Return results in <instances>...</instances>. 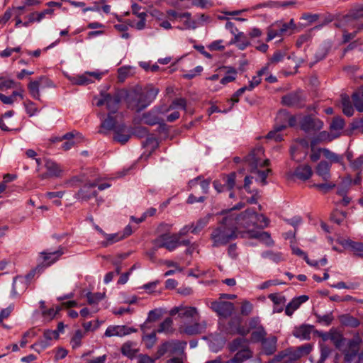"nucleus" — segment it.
Listing matches in <instances>:
<instances>
[{
    "mask_svg": "<svg viewBox=\"0 0 363 363\" xmlns=\"http://www.w3.org/2000/svg\"><path fill=\"white\" fill-rule=\"evenodd\" d=\"M233 43H237L240 50H244L250 45L249 40L242 32L235 34Z\"/></svg>",
    "mask_w": 363,
    "mask_h": 363,
    "instance_id": "79ce46f5",
    "label": "nucleus"
},
{
    "mask_svg": "<svg viewBox=\"0 0 363 363\" xmlns=\"http://www.w3.org/2000/svg\"><path fill=\"white\" fill-rule=\"evenodd\" d=\"M277 338L274 335H270L267 338L265 337L262 340V347L264 354L271 355L277 350Z\"/></svg>",
    "mask_w": 363,
    "mask_h": 363,
    "instance_id": "4be33fe9",
    "label": "nucleus"
},
{
    "mask_svg": "<svg viewBox=\"0 0 363 363\" xmlns=\"http://www.w3.org/2000/svg\"><path fill=\"white\" fill-rule=\"evenodd\" d=\"M121 103L120 97L116 95L101 92L99 96H95L93 99V104L100 107L106 105L108 113H117Z\"/></svg>",
    "mask_w": 363,
    "mask_h": 363,
    "instance_id": "423d86ee",
    "label": "nucleus"
},
{
    "mask_svg": "<svg viewBox=\"0 0 363 363\" xmlns=\"http://www.w3.org/2000/svg\"><path fill=\"white\" fill-rule=\"evenodd\" d=\"M330 167V164L328 162L321 161L315 168V173L324 181L328 182L331 177Z\"/></svg>",
    "mask_w": 363,
    "mask_h": 363,
    "instance_id": "5701e85b",
    "label": "nucleus"
},
{
    "mask_svg": "<svg viewBox=\"0 0 363 363\" xmlns=\"http://www.w3.org/2000/svg\"><path fill=\"white\" fill-rule=\"evenodd\" d=\"M46 172L39 175L41 179L52 177H59L62 173L60 167L54 161L47 160L45 163Z\"/></svg>",
    "mask_w": 363,
    "mask_h": 363,
    "instance_id": "2eb2a0df",
    "label": "nucleus"
},
{
    "mask_svg": "<svg viewBox=\"0 0 363 363\" xmlns=\"http://www.w3.org/2000/svg\"><path fill=\"white\" fill-rule=\"evenodd\" d=\"M206 322L199 320L186 321L179 323L178 330L180 333L186 334L188 335H194L203 333L206 328Z\"/></svg>",
    "mask_w": 363,
    "mask_h": 363,
    "instance_id": "1a4fd4ad",
    "label": "nucleus"
},
{
    "mask_svg": "<svg viewBox=\"0 0 363 363\" xmlns=\"http://www.w3.org/2000/svg\"><path fill=\"white\" fill-rule=\"evenodd\" d=\"M312 345L309 343L304 344L297 347L290 348L283 351L277 355L278 359H282L284 357L298 359L299 358L308 354L312 350Z\"/></svg>",
    "mask_w": 363,
    "mask_h": 363,
    "instance_id": "9b49d317",
    "label": "nucleus"
},
{
    "mask_svg": "<svg viewBox=\"0 0 363 363\" xmlns=\"http://www.w3.org/2000/svg\"><path fill=\"white\" fill-rule=\"evenodd\" d=\"M345 123L342 118L337 116L333 118L330 123V130L335 132V137L340 135L339 132L342 130L345 127Z\"/></svg>",
    "mask_w": 363,
    "mask_h": 363,
    "instance_id": "ea45409f",
    "label": "nucleus"
},
{
    "mask_svg": "<svg viewBox=\"0 0 363 363\" xmlns=\"http://www.w3.org/2000/svg\"><path fill=\"white\" fill-rule=\"evenodd\" d=\"M313 174L311 167L308 164L300 165L294 171V176L301 180L308 179Z\"/></svg>",
    "mask_w": 363,
    "mask_h": 363,
    "instance_id": "c85d7f7f",
    "label": "nucleus"
},
{
    "mask_svg": "<svg viewBox=\"0 0 363 363\" xmlns=\"http://www.w3.org/2000/svg\"><path fill=\"white\" fill-rule=\"evenodd\" d=\"M143 91L148 105H150L156 99V96L159 93L158 89L152 86L147 87L145 90Z\"/></svg>",
    "mask_w": 363,
    "mask_h": 363,
    "instance_id": "49530a36",
    "label": "nucleus"
},
{
    "mask_svg": "<svg viewBox=\"0 0 363 363\" xmlns=\"http://www.w3.org/2000/svg\"><path fill=\"white\" fill-rule=\"evenodd\" d=\"M171 315H177L180 319V323L190 320H199L197 308L191 306H179L173 308L170 311Z\"/></svg>",
    "mask_w": 363,
    "mask_h": 363,
    "instance_id": "0eeeda50",
    "label": "nucleus"
},
{
    "mask_svg": "<svg viewBox=\"0 0 363 363\" xmlns=\"http://www.w3.org/2000/svg\"><path fill=\"white\" fill-rule=\"evenodd\" d=\"M143 118L145 123L153 125L160 123V118L153 112H148L143 114Z\"/></svg>",
    "mask_w": 363,
    "mask_h": 363,
    "instance_id": "09e8293b",
    "label": "nucleus"
},
{
    "mask_svg": "<svg viewBox=\"0 0 363 363\" xmlns=\"http://www.w3.org/2000/svg\"><path fill=\"white\" fill-rule=\"evenodd\" d=\"M350 167L354 171L361 172L363 165V155H360L354 160L350 161Z\"/></svg>",
    "mask_w": 363,
    "mask_h": 363,
    "instance_id": "e2e57ef3",
    "label": "nucleus"
},
{
    "mask_svg": "<svg viewBox=\"0 0 363 363\" xmlns=\"http://www.w3.org/2000/svg\"><path fill=\"white\" fill-rule=\"evenodd\" d=\"M362 344V338L357 335L350 340L347 343V348L344 351L345 362L350 363L356 357L359 347Z\"/></svg>",
    "mask_w": 363,
    "mask_h": 363,
    "instance_id": "f8f14e48",
    "label": "nucleus"
},
{
    "mask_svg": "<svg viewBox=\"0 0 363 363\" xmlns=\"http://www.w3.org/2000/svg\"><path fill=\"white\" fill-rule=\"evenodd\" d=\"M28 284L25 278L17 277L13 279L11 294L13 296H16L23 293L27 289Z\"/></svg>",
    "mask_w": 363,
    "mask_h": 363,
    "instance_id": "b1692460",
    "label": "nucleus"
},
{
    "mask_svg": "<svg viewBox=\"0 0 363 363\" xmlns=\"http://www.w3.org/2000/svg\"><path fill=\"white\" fill-rule=\"evenodd\" d=\"M354 106L359 112H363V85L352 95Z\"/></svg>",
    "mask_w": 363,
    "mask_h": 363,
    "instance_id": "72a5a7b5",
    "label": "nucleus"
},
{
    "mask_svg": "<svg viewBox=\"0 0 363 363\" xmlns=\"http://www.w3.org/2000/svg\"><path fill=\"white\" fill-rule=\"evenodd\" d=\"M341 104L344 114L347 116H352L354 113V108L348 95H341Z\"/></svg>",
    "mask_w": 363,
    "mask_h": 363,
    "instance_id": "f704fd0d",
    "label": "nucleus"
},
{
    "mask_svg": "<svg viewBox=\"0 0 363 363\" xmlns=\"http://www.w3.org/2000/svg\"><path fill=\"white\" fill-rule=\"evenodd\" d=\"M302 100L301 92L295 91L284 96L281 99V102L287 106H296L301 104Z\"/></svg>",
    "mask_w": 363,
    "mask_h": 363,
    "instance_id": "6ab92c4d",
    "label": "nucleus"
},
{
    "mask_svg": "<svg viewBox=\"0 0 363 363\" xmlns=\"http://www.w3.org/2000/svg\"><path fill=\"white\" fill-rule=\"evenodd\" d=\"M210 308L219 317L223 318L230 317L235 311V306L232 302L224 301L221 298L212 301Z\"/></svg>",
    "mask_w": 363,
    "mask_h": 363,
    "instance_id": "6e6552de",
    "label": "nucleus"
},
{
    "mask_svg": "<svg viewBox=\"0 0 363 363\" xmlns=\"http://www.w3.org/2000/svg\"><path fill=\"white\" fill-rule=\"evenodd\" d=\"M64 254L63 248H60L57 251L52 252H42L43 258L45 262H48V265L54 263L58 258Z\"/></svg>",
    "mask_w": 363,
    "mask_h": 363,
    "instance_id": "e433bc0d",
    "label": "nucleus"
},
{
    "mask_svg": "<svg viewBox=\"0 0 363 363\" xmlns=\"http://www.w3.org/2000/svg\"><path fill=\"white\" fill-rule=\"evenodd\" d=\"M308 300V296L305 295L293 298L292 301L287 304L285 308V313L287 315L291 316L303 303L307 301Z\"/></svg>",
    "mask_w": 363,
    "mask_h": 363,
    "instance_id": "aec40b11",
    "label": "nucleus"
},
{
    "mask_svg": "<svg viewBox=\"0 0 363 363\" xmlns=\"http://www.w3.org/2000/svg\"><path fill=\"white\" fill-rule=\"evenodd\" d=\"M135 332H136L135 329L127 327L125 325H109L105 331L104 336L123 337Z\"/></svg>",
    "mask_w": 363,
    "mask_h": 363,
    "instance_id": "dca6fc26",
    "label": "nucleus"
},
{
    "mask_svg": "<svg viewBox=\"0 0 363 363\" xmlns=\"http://www.w3.org/2000/svg\"><path fill=\"white\" fill-rule=\"evenodd\" d=\"M218 70H225L226 73V75L220 79L221 84L225 85L228 83H230L235 80L238 72L235 68L232 67L223 66L220 67Z\"/></svg>",
    "mask_w": 363,
    "mask_h": 363,
    "instance_id": "7c9ffc66",
    "label": "nucleus"
},
{
    "mask_svg": "<svg viewBox=\"0 0 363 363\" xmlns=\"http://www.w3.org/2000/svg\"><path fill=\"white\" fill-rule=\"evenodd\" d=\"M73 138H74L73 133H67L65 134L62 137L55 138L52 141L55 142V141H58V140L61 141L63 140H66L67 141L62 143V148L64 150H69L74 146V142L72 140Z\"/></svg>",
    "mask_w": 363,
    "mask_h": 363,
    "instance_id": "a19ab883",
    "label": "nucleus"
},
{
    "mask_svg": "<svg viewBox=\"0 0 363 363\" xmlns=\"http://www.w3.org/2000/svg\"><path fill=\"white\" fill-rule=\"evenodd\" d=\"M160 318V314L157 310L150 311L148 313L147 318L145 323L142 325V329L145 330L146 328H148V324L152 322L156 321Z\"/></svg>",
    "mask_w": 363,
    "mask_h": 363,
    "instance_id": "4d7b16f0",
    "label": "nucleus"
},
{
    "mask_svg": "<svg viewBox=\"0 0 363 363\" xmlns=\"http://www.w3.org/2000/svg\"><path fill=\"white\" fill-rule=\"evenodd\" d=\"M363 17V6H359L350 11V12L344 17L345 22H350L358 20Z\"/></svg>",
    "mask_w": 363,
    "mask_h": 363,
    "instance_id": "c9c22d12",
    "label": "nucleus"
},
{
    "mask_svg": "<svg viewBox=\"0 0 363 363\" xmlns=\"http://www.w3.org/2000/svg\"><path fill=\"white\" fill-rule=\"evenodd\" d=\"M84 335V333L81 330H76L70 341V344L73 349H76L81 345Z\"/></svg>",
    "mask_w": 363,
    "mask_h": 363,
    "instance_id": "8fccbe9b",
    "label": "nucleus"
},
{
    "mask_svg": "<svg viewBox=\"0 0 363 363\" xmlns=\"http://www.w3.org/2000/svg\"><path fill=\"white\" fill-rule=\"evenodd\" d=\"M313 330V326L308 324H302L294 328L292 334L294 337L301 340H310Z\"/></svg>",
    "mask_w": 363,
    "mask_h": 363,
    "instance_id": "a211bd4d",
    "label": "nucleus"
},
{
    "mask_svg": "<svg viewBox=\"0 0 363 363\" xmlns=\"http://www.w3.org/2000/svg\"><path fill=\"white\" fill-rule=\"evenodd\" d=\"M228 349L230 352H235L233 358L239 363L251 359L253 352L250 347V342L245 337H238L228 344Z\"/></svg>",
    "mask_w": 363,
    "mask_h": 363,
    "instance_id": "20e7f679",
    "label": "nucleus"
},
{
    "mask_svg": "<svg viewBox=\"0 0 363 363\" xmlns=\"http://www.w3.org/2000/svg\"><path fill=\"white\" fill-rule=\"evenodd\" d=\"M137 344L135 342L128 341L121 347V352L123 355L133 358L138 352Z\"/></svg>",
    "mask_w": 363,
    "mask_h": 363,
    "instance_id": "2f4dec72",
    "label": "nucleus"
},
{
    "mask_svg": "<svg viewBox=\"0 0 363 363\" xmlns=\"http://www.w3.org/2000/svg\"><path fill=\"white\" fill-rule=\"evenodd\" d=\"M331 350L326 345H322L320 346V357L318 363H324L325 359L329 357Z\"/></svg>",
    "mask_w": 363,
    "mask_h": 363,
    "instance_id": "338daca9",
    "label": "nucleus"
},
{
    "mask_svg": "<svg viewBox=\"0 0 363 363\" xmlns=\"http://www.w3.org/2000/svg\"><path fill=\"white\" fill-rule=\"evenodd\" d=\"M179 19L183 21L184 28L178 27L179 29H190L195 28V22L191 20V14L188 12L179 14Z\"/></svg>",
    "mask_w": 363,
    "mask_h": 363,
    "instance_id": "c03bdc74",
    "label": "nucleus"
},
{
    "mask_svg": "<svg viewBox=\"0 0 363 363\" xmlns=\"http://www.w3.org/2000/svg\"><path fill=\"white\" fill-rule=\"evenodd\" d=\"M235 173L233 172L230 174L224 177L225 181V186L228 188V190H232L235 185Z\"/></svg>",
    "mask_w": 363,
    "mask_h": 363,
    "instance_id": "052dcab7",
    "label": "nucleus"
},
{
    "mask_svg": "<svg viewBox=\"0 0 363 363\" xmlns=\"http://www.w3.org/2000/svg\"><path fill=\"white\" fill-rule=\"evenodd\" d=\"M286 125H276L274 130L270 131L266 136L267 139H273L275 141H281L282 135L279 133L280 131L286 128Z\"/></svg>",
    "mask_w": 363,
    "mask_h": 363,
    "instance_id": "37998d69",
    "label": "nucleus"
},
{
    "mask_svg": "<svg viewBox=\"0 0 363 363\" xmlns=\"http://www.w3.org/2000/svg\"><path fill=\"white\" fill-rule=\"evenodd\" d=\"M157 340L156 333L152 332L150 334L146 335L143 337V340L147 348H151L155 343Z\"/></svg>",
    "mask_w": 363,
    "mask_h": 363,
    "instance_id": "bf43d9fd",
    "label": "nucleus"
},
{
    "mask_svg": "<svg viewBox=\"0 0 363 363\" xmlns=\"http://www.w3.org/2000/svg\"><path fill=\"white\" fill-rule=\"evenodd\" d=\"M346 218V213L344 211H335L331 215V219L337 224H341Z\"/></svg>",
    "mask_w": 363,
    "mask_h": 363,
    "instance_id": "680f3d73",
    "label": "nucleus"
},
{
    "mask_svg": "<svg viewBox=\"0 0 363 363\" xmlns=\"http://www.w3.org/2000/svg\"><path fill=\"white\" fill-rule=\"evenodd\" d=\"M241 318L239 316H234L231 318L228 322V330L230 333H237L245 336L250 333V330L241 327Z\"/></svg>",
    "mask_w": 363,
    "mask_h": 363,
    "instance_id": "f3484780",
    "label": "nucleus"
},
{
    "mask_svg": "<svg viewBox=\"0 0 363 363\" xmlns=\"http://www.w3.org/2000/svg\"><path fill=\"white\" fill-rule=\"evenodd\" d=\"M115 113H108V116L106 119L101 121V128L99 130L101 133H105L104 130H111L116 128V118L118 117V114L114 115Z\"/></svg>",
    "mask_w": 363,
    "mask_h": 363,
    "instance_id": "cd10ccee",
    "label": "nucleus"
},
{
    "mask_svg": "<svg viewBox=\"0 0 363 363\" xmlns=\"http://www.w3.org/2000/svg\"><path fill=\"white\" fill-rule=\"evenodd\" d=\"M211 217V214H208L203 218L199 219L195 223H191V233L194 234H197L201 231L208 224Z\"/></svg>",
    "mask_w": 363,
    "mask_h": 363,
    "instance_id": "473e14b6",
    "label": "nucleus"
},
{
    "mask_svg": "<svg viewBox=\"0 0 363 363\" xmlns=\"http://www.w3.org/2000/svg\"><path fill=\"white\" fill-rule=\"evenodd\" d=\"M125 100L128 108L136 112H140L149 106L141 88H135L128 91Z\"/></svg>",
    "mask_w": 363,
    "mask_h": 363,
    "instance_id": "39448f33",
    "label": "nucleus"
},
{
    "mask_svg": "<svg viewBox=\"0 0 363 363\" xmlns=\"http://www.w3.org/2000/svg\"><path fill=\"white\" fill-rule=\"evenodd\" d=\"M277 119L279 120H288V123L289 126H294L296 124V119L295 116L289 115L285 111H280L277 117Z\"/></svg>",
    "mask_w": 363,
    "mask_h": 363,
    "instance_id": "13d9d810",
    "label": "nucleus"
},
{
    "mask_svg": "<svg viewBox=\"0 0 363 363\" xmlns=\"http://www.w3.org/2000/svg\"><path fill=\"white\" fill-rule=\"evenodd\" d=\"M237 228L233 222L225 220V216L218 223V225L213 229L210 238L212 240V246L218 247L227 245L230 241L236 238Z\"/></svg>",
    "mask_w": 363,
    "mask_h": 363,
    "instance_id": "7ed1b4c3",
    "label": "nucleus"
},
{
    "mask_svg": "<svg viewBox=\"0 0 363 363\" xmlns=\"http://www.w3.org/2000/svg\"><path fill=\"white\" fill-rule=\"evenodd\" d=\"M153 244L156 248L164 247L171 252L179 246V235L163 234L154 240Z\"/></svg>",
    "mask_w": 363,
    "mask_h": 363,
    "instance_id": "9d476101",
    "label": "nucleus"
},
{
    "mask_svg": "<svg viewBox=\"0 0 363 363\" xmlns=\"http://www.w3.org/2000/svg\"><path fill=\"white\" fill-rule=\"evenodd\" d=\"M248 233L251 238H256L261 241H263L268 245L272 243V240L270 238V235L267 232L249 230Z\"/></svg>",
    "mask_w": 363,
    "mask_h": 363,
    "instance_id": "4c0bfd02",
    "label": "nucleus"
},
{
    "mask_svg": "<svg viewBox=\"0 0 363 363\" xmlns=\"http://www.w3.org/2000/svg\"><path fill=\"white\" fill-rule=\"evenodd\" d=\"M225 220L233 222L237 230L240 228L262 229L268 226L269 219L262 214H258L252 209L248 208L239 215H235L230 211Z\"/></svg>",
    "mask_w": 363,
    "mask_h": 363,
    "instance_id": "f257e3e1",
    "label": "nucleus"
},
{
    "mask_svg": "<svg viewBox=\"0 0 363 363\" xmlns=\"http://www.w3.org/2000/svg\"><path fill=\"white\" fill-rule=\"evenodd\" d=\"M342 321L345 325L353 328L357 327L359 325V321L357 318L350 315L344 316Z\"/></svg>",
    "mask_w": 363,
    "mask_h": 363,
    "instance_id": "774afa93",
    "label": "nucleus"
},
{
    "mask_svg": "<svg viewBox=\"0 0 363 363\" xmlns=\"http://www.w3.org/2000/svg\"><path fill=\"white\" fill-rule=\"evenodd\" d=\"M104 237L105 238V240L101 242V245L103 247H107L123 239V236L121 235V233L113 234L106 233Z\"/></svg>",
    "mask_w": 363,
    "mask_h": 363,
    "instance_id": "58836bf2",
    "label": "nucleus"
},
{
    "mask_svg": "<svg viewBox=\"0 0 363 363\" xmlns=\"http://www.w3.org/2000/svg\"><path fill=\"white\" fill-rule=\"evenodd\" d=\"M245 162L250 167V172L257 174L258 177L256 180L259 181L262 185H265L267 184L268 174L271 172V169H259V167L267 166L269 162L268 159H264L263 147L259 146L252 150V152L245 157Z\"/></svg>",
    "mask_w": 363,
    "mask_h": 363,
    "instance_id": "f03ea898",
    "label": "nucleus"
},
{
    "mask_svg": "<svg viewBox=\"0 0 363 363\" xmlns=\"http://www.w3.org/2000/svg\"><path fill=\"white\" fill-rule=\"evenodd\" d=\"M44 79H45V77H40L36 80L30 81L28 84L29 93L35 100H40V86Z\"/></svg>",
    "mask_w": 363,
    "mask_h": 363,
    "instance_id": "a878e982",
    "label": "nucleus"
},
{
    "mask_svg": "<svg viewBox=\"0 0 363 363\" xmlns=\"http://www.w3.org/2000/svg\"><path fill=\"white\" fill-rule=\"evenodd\" d=\"M262 257L267 258L275 263L281 262L284 259L281 253H275L272 251H267L262 253Z\"/></svg>",
    "mask_w": 363,
    "mask_h": 363,
    "instance_id": "5fc2aeb1",
    "label": "nucleus"
},
{
    "mask_svg": "<svg viewBox=\"0 0 363 363\" xmlns=\"http://www.w3.org/2000/svg\"><path fill=\"white\" fill-rule=\"evenodd\" d=\"M295 4L294 1H289L284 2L279 1H269L268 3L257 4L255 6V9H259L262 7L269 6V7H286L289 6H293Z\"/></svg>",
    "mask_w": 363,
    "mask_h": 363,
    "instance_id": "a18cd8bd",
    "label": "nucleus"
},
{
    "mask_svg": "<svg viewBox=\"0 0 363 363\" xmlns=\"http://www.w3.org/2000/svg\"><path fill=\"white\" fill-rule=\"evenodd\" d=\"M267 333L262 327H259L256 330L253 331L251 334V341L253 342H262L265 339Z\"/></svg>",
    "mask_w": 363,
    "mask_h": 363,
    "instance_id": "de8ad7c7",
    "label": "nucleus"
},
{
    "mask_svg": "<svg viewBox=\"0 0 363 363\" xmlns=\"http://www.w3.org/2000/svg\"><path fill=\"white\" fill-rule=\"evenodd\" d=\"M301 128L306 133L320 130L323 127V122L318 118L307 116L300 123Z\"/></svg>",
    "mask_w": 363,
    "mask_h": 363,
    "instance_id": "4468645a",
    "label": "nucleus"
},
{
    "mask_svg": "<svg viewBox=\"0 0 363 363\" xmlns=\"http://www.w3.org/2000/svg\"><path fill=\"white\" fill-rule=\"evenodd\" d=\"M175 108H181L183 110H186V101L183 98L176 99L172 103L169 105L167 108V111L174 110Z\"/></svg>",
    "mask_w": 363,
    "mask_h": 363,
    "instance_id": "603ef678",
    "label": "nucleus"
},
{
    "mask_svg": "<svg viewBox=\"0 0 363 363\" xmlns=\"http://www.w3.org/2000/svg\"><path fill=\"white\" fill-rule=\"evenodd\" d=\"M268 298L277 306L284 305L286 301L285 297L278 294H270Z\"/></svg>",
    "mask_w": 363,
    "mask_h": 363,
    "instance_id": "69168bd1",
    "label": "nucleus"
},
{
    "mask_svg": "<svg viewBox=\"0 0 363 363\" xmlns=\"http://www.w3.org/2000/svg\"><path fill=\"white\" fill-rule=\"evenodd\" d=\"M23 106L27 114L30 117L33 116L39 111L35 104L29 99H27L23 102Z\"/></svg>",
    "mask_w": 363,
    "mask_h": 363,
    "instance_id": "3c124183",
    "label": "nucleus"
},
{
    "mask_svg": "<svg viewBox=\"0 0 363 363\" xmlns=\"http://www.w3.org/2000/svg\"><path fill=\"white\" fill-rule=\"evenodd\" d=\"M91 188L93 187L90 186V182L87 183L77 192L76 198L80 199L82 201H88L90 199L96 196V191L91 190Z\"/></svg>",
    "mask_w": 363,
    "mask_h": 363,
    "instance_id": "c756f323",
    "label": "nucleus"
},
{
    "mask_svg": "<svg viewBox=\"0 0 363 363\" xmlns=\"http://www.w3.org/2000/svg\"><path fill=\"white\" fill-rule=\"evenodd\" d=\"M320 152H321L323 157L328 160V162L330 165L333 163L340 164V165L342 166L344 165L343 155H338L326 148H320Z\"/></svg>",
    "mask_w": 363,
    "mask_h": 363,
    "instance_id": "412c9836",
    "label": "nucleus"
},
{
    "mask_svg": "<svg viewBox=\"0 0 363 363\" xmlns=\"http://www.w3.org/2000/svg\"><path fill=\"white\" fill-rule=\"evenodd\" d=\"M341 244L345 248H349L354 255L359 257L363 256V243L347 239L342 240Z\"/></svg>",
    "mask_w": 363,
    "mask_h": 363,
    "instance_id": "393cba45",
    "label": "nucleus"
},
{
    "mask_svg": "<svg viewBox=\"0 0 363 363\" xmlns=\"http://www.w3.org/2000/svg\"><path fill=\"white\" fill-rule=\"evenodd\" d=\"M102 76L103 73L100 72H86L81 75L72 77L70 80L73 84L86 85L94 82L92 78L99 80Z\"/></svg>",
    "mask_w": 363,
    "mask_h": 363,
    "instance_id": "ddd939ff",
    "label": "nucleus"
},
{
    "mask_svg": "<svg viewBox=\"0 0 363 363\" xmlns=\"http://www.w3.org/2000/svg\"><path fill=\"white\" fill-rule=\"evenodd\" d=\"M86 298L89 304H95L104 298V294L101 293H88Z\"/></svg>",
    "mask_w": 363,
    "mask_h": 363,
    "instance_id": "0e129e2a",
    "label": "nucleus"
},
{
    "mask_svg": "<svg viewBox=\"0 0 363 363\" xmlns=\"http://www.w3.org/2000/svg\"><path fill=\"white\" fill-rule=\"evenodd\" d=\"M167 342V347L169 354H182L184 353L185 347L186 345V342L172 340Z\"/></svg>",
    "mask_w": 363,
    "mask_h": 363,
    "instance_id": "bb28decb",
    "label": "nucleus"
},
{
    "mask_svg": "<svg viewBox=\"0 0 363 363\" xmlns=\"http://www.w3.org/2000/svg\"><path fill=\"white\" fill-rule=\"evenodd\" d=\"M20 85V83L15 82L13 79H6L4 77L3 80H1L0 82V89L1 90H7L12 88H17Z\"/></svg>",
    "mask_w": 363,
    "mask_h": 363,
    "instance_id": "864d4df0",
    "label": "nucleus"
},
{
    "mask_svg": "<svg viewBox=\"0 0 363 363\" xmlns=\"http://www.w3.org/2000/svg\"><path fill=\"white\" fill-rule=\"evenodd\" d=\"M172 319L167 318L160 325L157 333H169L172 330Z\"/></svg>",
    "mask_w": 363,
    "mask_h": 363,
    "instance_id": "6e6d98bb",
    "label": "nucleus"
}]
</instances>
